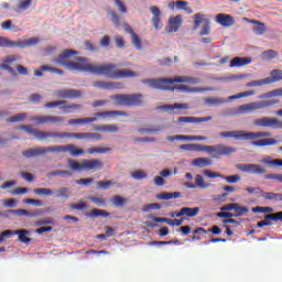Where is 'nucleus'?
Returning <instances> with one entry per match:
<instances>
[{"label":"nucleus","mask_w":282,"mask_h":282,"mask_svg":"<svg viewBox=\"0 0 282 282\" xmlns=\"http://www.w3.org/2000/svg\"><path fill=\"white\" fill-rule=\"evenodd\" d=\"M78 55V52L67 48L62 51L57 58H54L53 62L57 65L65 66L67 70H75L80 73H89L96 76H105L110 79H121V78H133L138 77V73L130 69H118L113 63L105 64H80L78 62H69L68 59Z\"/></svg>","instance_id":"f257e3e1"},{"label":"nucleus","mask_w":282,"mask_h":282,"mask_svg":"<svg viewBox=\"0 0 282 282\" xmlns=\"http://www.w3.org/2000/svg\"><path fill=\"white\" fill-rule=\"evenodd\" d=\"M141 83L150 85L151 88L156 90H169L167 86L174 83H189L192 85H197L200 83V79L197 77L151 78L141 79Z\"/></svg>","instance_id":"f03ea898"},{"label":"nucleus","mask_w":282,"mask_h":282,"mask_svg":"<svg viewBox=\"0 0 282 282\" xmlns=\"http://www.w3.org/2000/svg\"><path fill=\"white\" fill-rule=\"evenodd\" d=\"M279 104V100H263V101H251L239 106L238 108H230L227 110V116H240L248 115L257 110H262L271 106Z\"/></svg>","instance_id":"7ed1b4c3"},{"label":"nucleus","mask_w":282,"mask_h":282,"mask_svg":"<svg viewBox=\"0 0 282 282\" xmlns=\"http://www.w3.org/2000/svg\"><path fill=\"white\" fill-rule=\"evenodd\" d=\"M117 116L127 117V112L123 111H105V112H96L95 117H85V118H77V119H70L67 121L68 126L70 127H78V126H86L89 123H93L100 118L107 119V118H113Z\"/></svg>","instance_id":"20e7f679"},{"label":"nucleus","mask_w":282,"mask_h":282,"mask_svg":"<svg viewBox=\"0 0 282 282\" xmlns=\"http://www.w3.org/2000/svg\"><path fill=\"white\" fill-rule=\"evenodd\" d=\"M271 135H272L271 132H246L242 130L219 132L220 138H224V139L231 138L237 141H250V140H256L260 138H269Z\"/></svg>","instance_id":"39448f33"},{"label":"nucleus","mask_w":282,"mask_h":282,"mask_svg":"<svg viewBox=\"0 0 282 282\" xmlns=\"http://www.w3.org/2000/svg\"><path fill=\"white\" fill-rule=\"evenodd\" d=\"M111 100H115L117 106L126 107H141L144 105L143 95L140 93L130 94V95H113L110 97Z\"/></svg>","instance_id":"423d86ee"},{"label":"nucleus","mask_w":282,"mask_h":282,"mask_svg":"<svg viewBox=\"0 0 282 282\" xmlns=\"http://www.w3.org/2000/svg\"><path fill=\"white\" fill-rule=\"evenodd\" d=\"M67 164L70 166L73 171H99L102 170V162L98 159H84L80 163L77 161L72 160L70 158L67 159Z\"/></svg>","instance_id":"0eeeda50"},{"label":"nucleus","mask_w":282,"mask_h":282,"mask_svg":"<svg viewBox=\"0 0 282 282\" xmlns=\"http://www.w3.org/2000/svg\"><path fill=\"white\" fill-rule=\"evenodd\" d=\"M57 107H59V111L63 115H70L83 108L80 104H75V102L69 104V101H66V100L48 101L44 104V109H54Z\"/></svg>","instance_id":"6e6552de"},{"label":"nucleus","mask_w":282,"mask_h":282,"mask_svg":"<svg viewBox=\"0 0 282 282\" xmlns=\"http://www.w3.org/2000/svg\"><path fill=\"white\" fill-rule=\"evenodd\" d=\"M206 152L212 155L213 159H219L224 155H231L232 153H236L237 149L219 143L216 145H207Z\"/></svg>","instance_id":"1a4fd4ad"},{"label":"nucleus","mask_w":282,"mask_h":282,"mask_svg":"<svg viewBox=\"0 0 282 282\" xmlns=\"http://www.w3.org/2000/svg\"><path fill=\"white\" fill-rule=\"evenodd\" d=\"M19 129L25 131V133L30 135H34L37 141H51L50 139H52V141L54 140L55 132L40 131L37 129H34L31 124L21 126V128Z\"/></svg>","instance_id":"9d476101"},{"label":"nucleus","mask_w":282,"mask_h":282,"mask_svg":"<svg viewBox=\"0 0 282 282\" xmlns=\"http://www.w3.org/2000/svg\"><path fill=\"white\" fill-rule=\"evenodd\" d=\"M256 127H262V128H273L276 130H282V121L279 120L276 117H262L259 119H256L254 122Z\"/></svg>","instance_id":"9b49d317"},{"label":"nucleus","mask_w":282,"mask_h":282,"mask_svg":"<svg viewBox=\"0 0 282 282\" xmlns=\"http://www.w3.org/2000/svg\"><path fill=\"white\" fill-rule=\"evenodd\" d=\"M236 167L238 169V171L254 175H264L267 173L265 167H262L261 165L254 163H239L236 165Z\"/></svg>","instance_id":"f8f14e48"},{"label":"nucleus","mask_w":282,"mask_h":282,"mask_svg":"<svg viewBox=\"0 0 282 282\" xmlns=\"http://www.w3.org/2000/svg\"><path fill=\"white\" fill-rule=\"evenodd\" d=\"M37 126L42 124H61L65 121L64 117L59 116H39L31 118Z\"/></svg>","instance_id":"ddd939ff"},{"label":"nucleus","mask_w":282,"mask_h":282,"mask_svg":"<svg viewBox=\"0 0 282 282\" xmlns=\"http://www.w3.org/2000/svg\"><path fill=\"white\" fill-rule=\"evenodd\" d=\"M87 132H55L53 141H59L65 139L86 140Z\"/></svg>","instance_id":"4468645a"},{"label":"nucleus","mask_w":282,"mask_h":282,"mask_svg":"<svg viewBox=\"0 0 282 282\" xmlns=\"http://www.w3.org/2000/svg\"><path fill=\"white\" fill-rule=\"evenodd\" d=\"M20 61L19 55H8L1 59L2 63H0V70H6L10 73L12 76H17V72L14 70L13 67L10 65L13 64L14 62Z\"/></svg>","instance_id":"2eb2a0df"},{"label":"nucleus","mask_w":282,"mask_h":282,"mask_svg":"<svg viewBox=\"0 0 282 282\" xmlns=\"http://www.w3.org/2000/svg\"><path fill=\"white\" fill-rule=\"evenodd\" d=\"M93 86L99 90H115V89H121V84L119 82H102L97 80L93 83Z\"/></svg>","instance_id":"dca6fc26"},{"label":"nucleus","mask_w":282,"mask_h":282,"mask_svg":"<svg viewBox=\"0 0 282 282\" xmlns=\"http://www.w3.org/2000/svg\"><path fill=\"white\" fill-rule=\"evenodd\" d=\"M150 11L152 13V25H153L154 30H162L163 23L161 20L162 12H161L160 7L152 6L150 8Z\"/></svg>","instance_id":"f3484780"},{"label":"nucleus","mask_w":282,"mask_h":282,"mask_svg":"<svg viewBox=\"0 0 282 282\" xmlns=\"http://www.w3.org/2000/svg\"><path fill=\"white\" fill-rule=\"evenodd\" d=\"M59 99H76L82 97V91L77 89H59L56 91Z\"/></svg>","instance_id":"a211bd4d"},{"label":"nucleus","mask_w":282,"mask_h":282,"mask_svg":"<svg viewBox=\"0 0 282 282\" xmlns=\"http://www.w3.org/2000/svg\"><path fill=\"white\" fill-rule=\"evenodd\" d=\"M199 214V207H183L181 210L171 214V217H197Z\"/></svg>","instance_id":"6ab92c4d"},{"label":"nucleus","mask_w":282,"mask_h":282,"mask_svg":"<svg viewBox=\"0 0 282 282\" xmlns=\"http://www.w3.org/2000/svg\"><path fill=\"white\" fill-rule=\"evenodd\" d=\"M195 182L196 183H192V182L184 183V186L189 189H195L197 187H199L202 189H206V188L210 187V184L206 183L204 177L200 174H196Z\"/></svg>","instance_id":"aec40b11"},{"label":"nucleus","mask_w":282,"mask_h":282,"mask_svg":"<svg viewBox=\"0 0 282 282\" xmlns=\"http://www.w3.org/2000/svg\"><path fill=\"white\" fill-rule=\"evenodd\" d=\"M182 23H183L182 15L170 18L169 26L165 28V32L166 33L177 32L181 29Z\"/></svg>","instance_id":"412c9836"},{"label":"nucleus","mask_w":282,"mask_h":282,"mask_svg":"<svg viewBox=\"0 0 282 282\" xmlns=\"http://www.w3.org/2000/svg\"><path fill=\"white\" fill-rule=\"evenodd\" d=\"M216 23L220 24L224 28H230L235 25V18L230 14L219 13L215 18Z\"/></svg>","instance_id":"4be33fe9"},{"label":"nucleus","mask_w":282,"mask_h":282,"mask_svg":"<svg viewBox=\"0 0 282 282\" xmlns=\"http://www.w3.org/2000/svg\"><path fill=\"white\" fill-rule=\"evenodd\" d=\"M9 213L18 217H40L41 215H43V209H35L34 213H29L26 209L18 208L10 209Z\"/></svg>","instance_id":"5701e85b"},{"label":"nucleus","mask_w":282,"mask_h":282,"mask_svg":"<svg viewBox=\"0 0 282 282\" xmlns=\"http://www.w3.org/2000/svg\"><path fill=\"white\" fill-rule=\"evenodd\" d=\"M213 120V117H180L178 123H202Z\"/></svg>","instance_id":"b1692460"},{"label":"nucleus","mask_w":282,"mask_h":282,"mask_svg":"<svg viewBox=\"0 0 282 282\" xmlns=\"http://www.w3.org/2000/svg\"><path fill=\"white\" fill-rule=\"evenodd\" d=\"M243 20L252 25H258L252 28V32H254L256 35H263L267 32V26L263 22L258 20H250L249 18H243Z\"/></svg>","instance_id":"393cba45"},{"label":"nucleus","mask_w":282,"mask_h":282,"mask_svg":"<svg viewBox=\"0 0 282 282\" xmlns=\"http://www.w3.org/2000/svg\"><path fill=\"white\" fill-rule=\"evenodd\" d=\"M25 159L39 158L45 155V148H31L22 152Z\"/></svg>","instance_id":"a878e982"},{"label":"nucleus","mask_w":282,"mask_h":282,"mask_svg":"<svg viewBox=\"0 0 282 282\" xmlns=\"http://www.w3.org/2000/svg\"><path fill=\"white\" fill-rule=\"evenodd\" d=\"M191 106L187 102H183V104H174V105H163L158 109L162 111H174L175 109L187 110Z\"/></svg>","instance_id":"bb28decb"},{"label":"nucleus","mask_w":282,"mask_h":282,"mask_svg":"<svg viewBox=\"0 0 282 282\" xmlns=\"http://www.w3.org/2000/svg\"><path fill=\"white\" fill-rule=\"evenodd\" d=\"M252 63V57H234L230 62V67H241Z\"/></svg>","instance_id":"cd10ccee"},{"label":"nucleus","mask_w":282,"mask_h":282,"mask_svg":"<svg viewBox=\"0 0 282 282\" xmlns=\"http://www.w3.org/2000/svg\"><path fill=\"white\" fill-rule=\"evenodd\" d=\"M278 141L273 138H264L258 141H252V147H272L278 145Z\"/></svg>","instance_id":"c85d7f7f"},{"label":"nucleus","mask_w":282,"mask_h":282,"mask_svg":"<svg viewBox=\"0 0 282 282\" xmlns=\"http://www.w3.org/2000/svg\"><path fill=\"white\" fill-rule=\"evenodd\" d=\"M227 102L226 99L224 98H218V97H207L205 98V104L208 107H218V106H223Z\"/></svg>","instance_id":"c756f323"},{"label":"nucleus","mask_w":282,"mask_h":282,"mask_svg":"<svg viewBox=\"0 0 282 282\" xmlns=\"http://www.w3.org/2000/svg\"><path fill=\"white\" fill-rule=\"evenodd\" d=\"M182 197V193L174 192V193H159L156 198L159 200H170V199H177Z\"/></svg>","instance_id":"7c9ffc66"},{"label":"nucleus","mask_w":282,"mask_h":282,"mask_svg":"<svg viewBox=\"0 0 282 282\" xmlns=\"http://www.w3.org/2000/svg\"><path fill=\"white\" fill-rule=\"evenodd\" d=\"M29 230L28 229H18L15 230V235L18 236V240L25 243V245H29L30 241H32L31 238H29Z\"/></svg>","instance_id":"2f4dec72"},{"label":"nucleus","mask_w":282,"mask_h":282,"mask_svg":"<svg viewBox=\"0 0 282 282\" xmlns=\"http://www.w3.org/2000/svg\"><path fill=\"white\" fill-rule=\"evenodd\" d=\"M0 48H18V41H11L7 36H0Z\"/></svg>","instance_id":"473e14b6"},{"label":"nucleus","mask_w":282,"mask_h":282,"mask_svg":"<svg viewBox=\"0 0 282 282\" xmlns=\"http://www.w3.org/2000/svg\"><path fill=\"white\" fill-rule=\"evenodd\" d=\"M261 197L268 202H282V194L281 193H261Z\"/></svg>","instance_id":"72a5a7b5"},{"label":"nucleus","mask_w":282,"mask_h":282,"mask_svg":"<svg viewBox=\"0 0 282 282\" xmlns=\"http://www.w3.org/2000/svg\"><path fill=\"white\" fill-rule=\"evenodd\" d=\"M95 131L116 133L119 131V128L117 124H102L96 126Z\"/></svg>","instance_id":"f704fd0d"},{"label":"nucleus","mask_w":282,"mask_h":282,"mask_svg":"<svg viewBox=\"0 0 282 282\" xmlns=\"http://www.w3.org/2000/svg\"><path fill=\"white\" fill-rule=\"evenodd\" d=\"M40 43L39 37H30L28 41H18V48H26Z\"/></svg>","instance_id":"c9c22d12"},{"label":"nucleus","mask_w":282,"mask_h":282,"mask_svg":"<svg viewBox=\"0 0 282 282\" xmlns=\"http://www.w3.org/2000/svg\"><path fill=\"white\" fill-rule=\"evenodd\" d=\"M65 152L70 153V155L75 158L80 156L85 153L83 149L77 148L75 144H66Z\"/></svg>","instance_id":"e433bc0d"},{"label":"nucleus","mask_w":282,"mask_h":282,"mask_svg":"<svg viewBox=\"0 0 282 282\" xmlns=\"http://www.w3.org/2000/svg\"><path fill=\"white\" fill-rule=\"evenodd\" d=\"M177 90H185V91H191V93H204L210 90V88L207 87H188L186 85H181L176 87Z\"/></svg>","instance_id":"4c0bfd02"},{"label":"nucleus","mask_w":282,"mask_h":282,"mask_svg":"<svg viewBox=\"0 0 282 282\" xmlns=\"http://www.w3.org/2000/svg\"><path fill=\"white\" fill-rule=\"evenodd\" d=\"M192 165L197 167L210 166L212 161L210 159H207V158H196L194 161H192Z\"/></svg>","instance_id":"58836bf2"},{"label":"nucleus","mask_w":282,"mask_h":282,"mask_svg":"<svg viewBox=\"0 0 282 282\" xmlns=\"http://www.w3.org/2000/svg\"><path fill=\"white\" fill-rule=\"evenodd\" d=\"M55 197L68 199L70 197V192L68 187H61L58 189L53 191Z\"/></svg>","instance_id":"ea45409f"},{"label":"nucleus","mask_w":282,"mask_h":282,"mask_svg":"<svg viewBox=\"0 0 282 282\" xmlns=\"http://www.w3.org/2000/svg\"><path fill=\"white\" fill-rule=\"evenodd\" d=\"M224 191L227 192V193H223V194L216 196V199H218L220 202H225V198L228 197L229 194L236 193L237 188L235 186L225 185Z\"/></svg>","instance_id":"a19ab883"},{"label":"nucleus","mask_w":282,"mask_h":282,"mask_svg":"<svg viewBox=\"0 0 282 282\" xmlns=\"http://www.w3.org/2000/svg\"><path fill=\"white\" fill-rule=\"evenodd\" d=\"M36 196H53L54 191L47 187H37L33 189Z\"/></svg>","instance_id":"79ce46f5"},{"label":"nucleus","mask_w":282,"mask_h":282,"mask_svg":"<svg viewBox=\"0 0 282 282\" xmlns=\"http://www.w3.org/2000/svg\"><path fill=\"white\" fill-rule=\"evenodd\" d=\"M110 214L107 213L105 209H99V208H93L90 210V218H99V217H109Z\"/></svg>","instance_id":"37998d69"},{"label":"nucleus","mask_w":282,"mask_h":282,"mask_svg":"<svg viewBox=\"0 0 282 282\" xmlns=\"http://www.w3.org/2000/svg\"><path fill=\"white\" fill-rule=\"evenodd\" d=\"M269 84H272V80L270 77H267L264 79L249 82L246 84V86L247 87H257V86L269 85Z\"/></svg>","instance_id":"c03bdc74"},{"label":"nucleus","mask_w":282,"mask_h":282,"mask_svg":"<svg viewBox=\"0 0 282 282\" xmlns=\"http://www.w3.org/2000/svg\"><path fill=\"white\" fill-rule=\"evenodd\" d=\"M45 153H65L66 152V145H54V147H48L44 148Z\"/></svg>","instance_id":"a18cd8bd"},{"label":"nucleus","mask_w":282,"mask_h":282,"mask_svg":"<svg viewBox=\"0 0 282 282\" xmlns=\"http://www.w3.org/2000/svg\"><path fill=\"white\" fill-rule=\"evenodd\" d=\"M111 151V148H88L86 153L88 154H106Z\"/></svg>","instance_id":"49530a36"},{"label":"nucleus","mask_w":282,"mask_h":282,"mask_svg":"<svg viewBox=\"0 0 282 282\" xmlns=\"http://www.w3.org/2000/svg\"><path fill=\"white\" fill-rule=\"evenodd\" d=\"M28 115L25 112L18 113L13 117H10L7 119V122L9 123H15V122H22L26 119Z\"/></svg>","instance_id":"de8ad7c7"},{"label":"nucleus","mask_w":282,"mask_h":282,"mask_svg":"<svg viewBox=\"0 0 282 282\" xmlns=\"http://www.w3.org/2000/svg\"><path fill=\"white\" fill-rule=\"evenodd\" d=\"M256 91L251 90V91H245V93H239L237 95L230 96L228 97V100H237V99H241V98H247L249 96H254Z\"/></svg>","instance_id":"09e8293b"},{"label":"nucleus","mask_w":282,"mask_h":282,"mask_svg":"<svg viewBox=\"0 0 282 282\" xmlns=\"http://www.w3.org/2000/svg\"><path fill=\"white\" fill-rule=\"evenodd\" d=\"M188 2L187 1H176L175 2V7L178 10H185V12H187L188 14L193 13V10L191 7H187Z\"/></svg>","instance_id":"8fccbe9b"},{"label":"nucleus","mask_w":282,"mask_h":282,"mask_svg":"<svg viewBox=\"0 0 282 282\" xmlns=\"http://www.w3.org/2000/svg\"><path fill=\"white\" fill-rule=\"evenodd\" d=\"M96 185L98 186V189H102V191H107L109 189L111 186H113V183L111 181L108 180H104V181H97Z\"/></svg>","instance_id":"3c124183"},{"label":"nucleus","mask_w":282,"mask_h":282,"mask_svg":"<svg viewBox=\"0 0 282 282\" xmlns=\"http://www.w3.org/2000/svg\"><path fill=\"white\" fill-rule=\"evenodd\" d=\"M270 75H271V77H270L271 84L282 80V70L281 69H273V70H271Z\"/></svg>","instance_id":"603ef678"},{"label":"nucleus","mask_w":282,"mask_h":282,"mask_svg":"<svg viewBox=\"0 0 282 282\" xmlns=\"http://www.w3.org/2000/svg\"><path fill=\"white\" fill-rule=\"evenodd\" d=\"M279 55L278 52L273 51V50H268L265 52H262V57L264 61H271V59H274L276 58Z\"/></svg>","instance_id":"864d4df0"},{"label":"nucleus","mask_w":282,"mask_h":282,"mask_svg":"<svg viewBox=\"0 0 282 282\" xmlns=\"http://www.w3.org/2000/svg\"><path fill=\"white\" fill-rule=\"evenodd\" d=\"M102 135L99 132H86V141H101Z\"/></svg>","instance_id":"5fc2aeb1"},{"label":"nucleus","mask_w":282,"mask_h":282,"mask_svg":"<svg viewBox=\"0 0 282 282\" xmlns=\"http://www.w3.org/2000/svg\"><path fill=\"white\" fill-rule=\"evenodd\" d=\"M111 203L117 206V207H121V206H124L126 203H127V199L119 196V195H116L111 198Z\"/></svg>","instance_id":"6e6d98bb"},{"label":"nucleus","mask_w":282,"mask_h":282,"mask_svg":"<svg viewBox=\"0 0 282 282\" xmlns=\"http://www.w3.org/2000/svg\"><path fill=\"white\" fill-rule=\"evenodd\" d=\"M221 180H225L228 184H237L241 181V176L236 174V175H230V176H224Z\"/></svg>","instance_id":"4d7b16f0"},{"label":"nucleus","mask_w":282,"mask_h":282,"mask_svg":"<svg viewBox=\"0 0 282 282\" xmlns=\"http://www.w3.org/2000/svg\"><path fill=\"white\" fill-rule=\"evenodd\" d=\"M194 30H198V28L200 26L202 23H204L205 19H204V14L202 13H196L194 15Z\"/></svg>","instance_id":"13d9d810"},{"label":"nucleus","mask_w":282,"mask_h":282,"mask_svg":"<svg viewBox=\"0 0 282 282\" xmlns=\"http://www.w3.org/2000/svg\"><path fill=\"white\" fill-rule=\"evenodd\" d=\"M108 13L111 17V22L113 23V25L116 28H119L120 26V17H119V14L116 13L115 11H112V10H109Z\"/></svg>","instance_id":"bf43d9fd"},{"label":"nucleus","mask_w":282,"mask_h":282,"mask_svg":"<svg viewBox=\"0 0 282 282\" xmlns=\"http://www.w3.org/2000/svg\"><path fill=\"white\" fill-rule=\"evenodd\" d=\"M130 39H132V45L135 48L142 50V40H140V36L138 34L130 35Z\"/></svg>","instance_id":"052dcab7"},{"label":"nucleus","mask_w":282,"mask_h":282,"mask_svg":"<svg viewBox=\"0 0 282 282\" xmlns=\"http://www.w3.org/2000/svg\"><path fill=\"white\" fill-rule=\"evenodd\" d=\"M130 176H132V178L135 181H142L147 177V173L142 170H139V171L131 173Z\"/></svg>","instance_id":"680f3d73"},{"label":"nucleus","mask_w":282,"mask_h":282,"mask_svg":"<svg viewBox=\"0 0 282 282\" xmlns=\"http://www.w3.org/2000/svg\"><path fill=\"white\" fill-rule=\"evenodd\" d=\"M23 204L33 205V206H44L43 200L34 199V198H24Z\"/></svg>","instance_id":"e2e57ef3"},{"label":"nucleus","mask_w":282,"mask_h":282,"mask_svg":"<svg viewBox=\"0 0 282 282\" xmlns=\"http://www.w3.org/2000/svg\"><path fill=\"white\" fill-rule=\"evenodd\" d=\"M0 26L4 31H7V30L15 31V29H17V26L13 24V22L11 20H7L6 22L0 23Z\"/></svg>","instance_id":"0e129e2a"},{"label":"nucleus","mask_w":282,"mask_h":282,"mask_svg":"<svg viewBox=\"0 0 282 282\" xmlns=\"http://www.w3.org/2000/svg\"><path fill=\"white\" fill-rule=\"evenodd\" d=\"M267 220H273V221H282V212L275 213V214H268L265 216Z\"/></svg>","instance_id":"69168bd1"},{"label":"nucleus","mask_w":282,"mask_h":282,"mask_svg":"<svg viewBox=\"0 0 282 282\" xmlns=\"http://www.w3.org/2000/svg\"><path fill=\"white\" fill-rule=\"evenodd\" d=\"M236 214H234V217H242L245 214L249 213L248 207L238 206L236 209Z\"/></svg>","instance_id":"338daca9"},{"label":"nucleus","mask_w":282,"mask_h":282,"mask_svg":"<svg viewBox=\"0 0 282 282\" xmlns=\"http://www.w3.org/2000/svg\"><path fill=\"white\" fill-rule=\"evenodd\" d=\"M89 200L95 203L97 206H105L106 205V198L91 196L89 197Z\"/></svg>","instance_id":"774afa93"}]
</instances>
